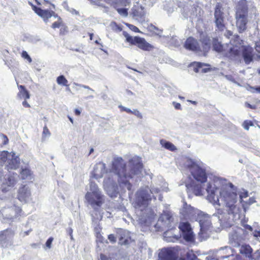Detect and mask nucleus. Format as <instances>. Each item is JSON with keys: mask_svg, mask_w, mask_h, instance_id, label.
I'll list each match as a JSON object with an SVG mask.
<instances>
[{"mask_svg": "<svg viewBox=\"0 0 260 260\" xmlns=\"http://www.w3.org/2000/svg\"><path fill=\"white\" fill-rule=\"evenodd\" d=\"M142 167L143 164L140 157H133L129 160L127 166L122 157H115L112 161L111 171L107 175L104 180V187L109 196L113 197L119 191L118 186L113 178L112 173L117 177L119 187L121 191L125 192L127 190L130 196L132 193V185L129 183L128 179L133 178L135 175H140Z\"/></svg>", "mask_w": 260, "mask_h": 260, "instance_id": "1", "label": "nucleus"}, {"mask_svg": "<svg viewBox=\"0 0 260 260\" xmlns=\"http://www.w3.org/2000/svg\"><path fill=\"white\" fill-rule=\"evenodd\" d=\"M218 188L215 183H208L206 188V191L208 193L207 199L211 203L217 210V213L213 216L218 217L221 224L230 222L231 220H234L235 217L239 216L240 208L237 204L238 196L234 191H231L225 189L220 191V199L221 204H223L226 208V213L218 208L220 206L219 198L217 194Z\"/></svg>", "mask_w": 260, "mask_h": 260, "instance_id": "2", "label": "nucleus"}, {"mask_svg": "<svg viewBox=\"0 0 260 260\" xmlns=\"http://www.w3.org/2000/svg\"><path fill=\"white\" fill-rule=\"evenodd\" d=\"M161 190L168 191V187H164L160 189L154 185H151L150 188L148 186L141 188L136 193L135 207L138 211L143 212L145 210L152 198L156 200V197L153 195L159 193Z\"/></svg>", "mask_w": 260, "mask_h": 260, "instance_id": "3", "label": "nucleus"}, {"mask_svg": "<svg viewBox=\"0 0 260 260\" xmlns=\"http://www.w3.org/2000/svg\"><path fill=\"white\" fill-rule=\"evenodd\" d=\"M253 8L250 2L241 0L238 3L235 14L236 25L240 33L244 32L247 28L248 22V11L250 9Z\"/></svg>", "mask_w": 260, "mask_h": 260, "instance_id": "4", "label": "nucleus"}, {"mask_svg": "<svg viewBox=\"0 0 260 260\" xmlns=\"http://www.w3.org/2000/svg\"><path fill=\"white\" fill-rule=\"evenodd\" d=\"M105 196L99 188L98 185L90 181L89 189L85 196L88 204L95 210H98L105 203Z\"/></svg>", "mask_w": 260, "mask_h": 260, "instance_id": "5", "label": "nucleus"}, {"mask_svg": "<svg viewBox=\"0 0 260 260\" xmlns=\"http://www.w3.org/2000/svg\"><path fill=\"white\" fill-rule=\"evenodd\" d=\"M183 166L197 181L201 183L207 181V174L204 164L202 162L186 158L184 160Z\"/></svg>", "mask_w": 260, "mask_h": 260, "instance_id": "6", "label": "nucleus"}, {"mask_svg": "<svg viewBox=\"0 0 260 260\" xmlns=\"http://www.w3.org/2000/svg\"><path fill=\"white\" fill-rule=\"evenodd\" d=\"M0 165L8 171L16 170L19 166L20 159L15 153L4 151L0 153Z\"/></svg>", "mask_w": 260, "mask_h": 260, "instance_id": "7", "label": "nucleus"}, {"mask_svg": "<svg viewBox=\"0 0 260 260\" xmlns=\"http://www.w3.org/2000/svg\"><path fill=\"white\" fill-rule=\"evenodd\" d=\"M237 233V232L230 233V240L231 242H232V240L234 241V246L238 247L240 253L249 259L258 260V257L260 256V251H257L252 254V249L249 245L243 244L240 245L238 242L239 240V236Z\"/></svg>", "mask_w": 260, "mask_h": 260, "instance_id": "8", "label": "nucleus"}, {"mask_svg": "<svg viewBox=\"0 0 260 260\" xmlns=\"http://www.w3.org/2000/svg\"><path fill=\"white\" fill-rule=\"evenodd\" d=\"M194 221H198L200 226V232L199 235L202 239H206L208 237V230L211 225V222L210 216L200 211V213Z\"/></svg>", "mask_w": 260, "mask_h": 260, "instance_id": "9", "label": "nucleus"}, {"mask_svg": "<svg viewBox=\"0 0 260 260\" xmlns=\"http://www.w3.org/2000/svg\"><path fill=\"white\" fill-rule=\"evenodd\" d=\"M122 34L126 39V41L131 45L137 46L139 48L144 51H149L152 48V46L147 42L143 38L137 36L133 37L125 31H123Z\"/></svg>", "mask_w": 260, "mask_h": 260, "instance_id": "10", "label": "nucleus"}, {"mask_svg": "<svg viewBox=\"0 0 260 260\" xmlns=\"http://www.w3.org/2000/svg\"><path fill=\"white\" fill-rule=\"evenodd\" d=\"M184 47L190 51L206 52L209 49L210 44L208 42H201L200 44L197 40L189 37L185 42Z\"/></svg>", "mask_w": 260, "mask_h": 260, "instance_id": "11", "label": "nucleus"}, {"mask_svg": "<svg viewBox=\"0 0 260 260\" xmlns=\"http://www.w3.org/2000/svg\"><path fill=\"white\" fill-rule=\"evenodd\" d=\"M223 10V8L222 6L219 3H217L215 6L214 16L216 27L219 31H223L225 28L224 23V13Z\"/></svg>", "mask_w": 260, "mask_h": 260, "instance_id": "12", "label": "nucleus"}, {"mask_svg": "<svg viewBox=\"0 0 260 260\" xmlns=\"http://www.w3.org/2000/svg\"><path fill=\"white\" fill-rule=\"evenodd\" d=\"M200 211L191 207L190 205H187L186 202H184L180 213L185 219L194 221L197 219Z\"/></svg>", "mask_w": 260, "mask_h": 260, "instance_id": "13", "label": "nucleus"}, {"mask_svg": "<svg viewBox=\"0 0 260 260\" xmlns=\"http://www.w3.org/2000/svg\"><path fill=\"white\" fill-rule=\"evenodd\" d=\"M178 255L173 247L164 248L158 253V260H177Z\"/></svg>", "mask_w": 260, "mask_h": 260, "instance_id": "14", "label": "nucleus"}, {"mask_svg": "<svg viewBox=\"0 0 260 260\" xmlns=\"http://www.w3.org/2000/svg\"><path fill=\"white\" fill-rule=\"evenodd\" d=\"M19 180V176L16 173H13L5 180L2 185L1 189L3 192H7L11 190Z\"/></svg>", "mask_w": 260, "mask_h": 260, "instance_id": "15", "label": "nucleus"}, {"mask_svg": "<svg viewBox=\"0 0 260 260\" xmlns=\"http://www.w3.org/2000/svg\"><path fill=\"white\" fill-rule=\"evenodd\" d=\"M173 221V217L170 213L166 212L162 214L158 219L155 225L159 228H170L171 227V223Z\"/></svg>", "mask_w": 260, "mask_h": 260, "instance_id": "16", "label": "nucleus"}, {"mask_svg": "<svg viewBox=\"0 0 260 260\" xmlns=\"http://www.w3.org/2000/svg\"><path fill=\"white\" fill-rule=\"evenodd\" d=\"M145 15L144 8L142 6H135L132 9L131 15L140 23H142L145 21Z\"/></svg>", "mask_w": 260, "mask_h": 260, "instance_id": "17", "label": "nucleus"}, {"mask_svg": "<svg viewBox=\"0 0 260 260\" xmlns=\"http://www.w3.org/2000/svg\"><path fill=\"white\" fill-rule=\"evenodd\" d=\"M179 229L182 233V236L187 241L193 240L194 234L190 224L187 222H182L179 225Z\"/></svg>", "mask_w": 260, "mask_h": 260, "instance_id": "18", "label": "nucleus"}, {"mask_svg": "<svg viewBox=\"0 0 260 260\" xmlns=\"http://www.w3.org/2000/svg\"><path fill=\"white\" fill-rule=\"evenodd\" d=\"M21 209L19 207L14 206L8 208H1L0 212L4 218L9 219H14L18 216V212Z\"/></svg>", "mask_w": 260, "mask_h": 260, "instance_id": "19", "label": "nucleus"}, {"mask_svg": "<svg viewBox=\"0 0 260 260\" xmlns=\"http://www.w3.org/2000/svg\"><path fill=\"white\" fill-rule=\"evenodd\" d=\"M130 0H95V3L96 5L106 8V4L112 5L114 3L116 4V7L122 6L125 7L130 4Z\"/></svg>", "mask_w": 260, "mask_h": 260, "instance_id": "20", "label": "nucleus"}, {"mask_svg": "<svg viewBox=\"0 0 260 260\" xmlns=\"http://www.w3.org/2000/svg\"><path fill=\"white\" fill-rule=\"evenodd\" d=\"M17 198L20 201L24 203L30 200L31 192L28 186L23 185L19 188Z\"/></svg>", "mask_w": 260, "mask_h": 260, "instance_id": "21", "label": "nucleus"}, {"mask_svg": "<svg viewBox=\"0 0 260 260\" xmlns=\"http://www.w3.org/2000/svg\"><path fill=\"white\" fill-rule=\"evenodd\" d=\"M106 173V164L102 162L96 164L91 173V177L95 179H99L103 177Z\"/></svg>", "mask_w": 260, "mask_h": 260, "instance_id": "22", "label": "nucleus"}, {"mask_svg": "<svg viewBox=\"0 0 260 260\" xmlns=\"http://www.w3.org/2000/svg\"><path fill=\"white\" fill-rule=\"evenodd\" d=\"M242 56L246 64H249L253 60V49L249 46L242 47Z\"/></svg>", "mask_w": 260, "mask_h": 260, "instance_id": "23", "label": "nucleus"}, {"mask_svg": "<svg viewBox=\"0 0 260 260\" xmlns=\"http://www.w3.org/2000/svg\"><path fill=\"white\" fill-rule=\"evenodd\" d=\"M119 243L121 245H127L131 240L128 233L127 231L120 229L118 232Z\"/></svg>", "mask_w": 260, "mask_h": 260, "instance_id": "24", "label": "nucleus"}, {"mask_svg": "<svg viewBox=\"0 0 260 260\" xmlns=\"http://www.w3.org/2000/svg\"><path fill=\"white\" fill-rule=\"evenodd\" d=\"M32 9L39 16L43 18L44 21L52 16L51 12L48 10H44L35 6H32Z\"/></svg>", "mask_w": 260, "mask_h": 260, "instance_id": "25", "label": "nucleus"}, {"mask_svg": "<svg viewBox=\"0 0 260 260\" xmlns=\"http://www.w3.org/2000/svg\"><path fill=\"white\" fill-rule=\"evenodd\" d=\"M19 92L17 93V98L19 100H27L29 99L30 94L23 85H18Z\"/></svg>", "mask_w": 260, "mask_h": 260, "instance_id": "26", "label": "nucleus"}, {"mask_svg": "<svg viewBox=\"0 0 260 260\" xmlns=\"http://www.w3.org/2000/svg\"><path fill=\"white\" fill-rule=\"evenodd\" d=\"M20 175L22 179L30 180L33 178L31 171L27 168H22L20 172Z\"/></svg>", "mask_w": 260, "mask_h": 260, "instance_id": "27", "label": "nucleus"}, {"mask_svg": "<svg viewBox=\"0 0 260 260\" xmlns=\"http://www.w3.org/2000/svg\"><path fill=\"white\" fill-rule=\"evenodd\" d=\"M14 235V232L12 230L7 229L1 232L0 234V241H4L10 239Z\"/></svg>", "mask_w": 260, "mask_h": 260, "instance_id": "28", "label": "nucleus"}, {"mask_svg": "<svg viewBox=\"0 0 260 260\" xmlns=\"http://www.w3.org/2000/svg\"><path fill=\"white\" fill-rule=\"evenodd\" d=\"M160 143L162 147L171 151H174L176 149V147L172 143L166 140H161Z\"/></svg>", "mask_w": 260, "mask_h": 260, "instance_id": "29", "label": "nucleus"}, {"mask_svg": "<svg viewBox=\"0 0 260 260\" xmlns=\"http://www.w3.org/2000/svg\"><path fill=\"white\" fill-rule=\"evenodd\" d=\"M213 48L214 50L218 52H221L223 50V46L220 42L216 39H213L212 42Z\"/></svg>", "mask_w": 260, "mask_h": 260, "instance_id": "30", "label": "nucleus"}, {"mask_svg": "<svg viewBox=\"0 0 260 260\" xmlns=\"http://www.w3.org/2000/svg\"><path fill=\"white\" fill-rule=\"evenodd\" d=\"M167 40L169 41L170 45L175 47L180 46V42L176 36L167 37Z\"/></svg>", "mask_w": 260, "mask_h": 260, "instance_id": "31", "label": "nucleus"}, {"mask_svg": "<svg viewBox=\"0 0 260 260\" xmlns=\"http://www.w3.org/2000/svg\"><path fill=\"white\" fill-rule=\"evenodd\" d=\"M230 57H235L237 55H239L240 53V51L237 47H233L230 49Z\"/></svg>", "mask_w": 260, "mask_h": 260, "instance_id": "32", "label": "nucleus"}, {"mask_svg": "<svg viewBox=\"0 0 260 260\" xmlns=\"http://www.w3.org/2000/svg\"><path fill=\"white\" fill-rule=\"evenodd\" d=\"M68 80L66 79L64 76L60 75L58 76L57 78V83L59 85H62L64 86H67V84L68 83Z\"/></svg>", "mask_w": 260, "mask_h": 260, "instance_id": "33", "label": "nucleus"}, {"mask_svg": "<svg viewBox=\"0 0 260 260\" xmlns=\"http://www.w3.org/2000/svg\"><path fill=\"white\" fill-rule=\"evenodd\" d=\"M169 233H170V232H169V231L166 232L164 233V239H165V240L166 241H167L168 242H174L175 240H177V238L175 237H169Z\"/></svg>", "mask_w": 260, "mask_h": 260, "instance_id": "34", "label": "nucleus"}, {"mask_svg": "<svg viewBox=\"0 0 260 260\" xmlns=\"http://www.w3.org/2000/svg\"><path fill=\"white\" fill-rule=\"evenodd\" d=\"M195 195L196 196H202L203 195L202 189L201 186L197 185L194 186L192 189Z\"/></svg>", "mask_w": 260, "mask_h": 260, "instance_id": "35", "label": "nucleus"}, {"mask_svg": "<svg viewBox=\"0 0 260 260\" xmlns=\"http://www.w3.org/2000/svg\"><path fill=\"white\" fill-rule=\"evenodd\" d=\"M117 12L123 17H126L128 15L127 9L126 8H116Z\"/></svg>", "mask_w": 260, "mask_h": 260, "instance_id": "36", "label": "nucleus"}, {"mask_svg": "<svg viewBox=\"0 0 260 260\" xmlns=\"http://www.w3.org/2000/svg\"><path fill=\"white\" fill-rule=\"evenodd\" d=\"M149 29L151 30V31H154L157 35H159V36H160L161 32H162V31L160 29H159L157 27H156L155 26H154V25L151 24L149 26Z\"/></svg>", "mask_w": 260, "mask_h": 260, "instance_id": "37", "label": "nucleus"}, {"mask_svg": "<svg viewBox=\"0 0 260 260\" xmlns=\"http://www.w3.org/2000/svg\"><path fill=\"white\" fill-rule=\"evenodd\" d=\"M21 56L26 59L29 63L31 62L32 59L26 51H23L21 53Z\"/></svg>", "mask_w": 260, "mask_h": 260, "instance_id": "38", "label": "nucleus"}, {"mask_svg": "<svg viewBox=\"0 0 260 260\" xmlns=\"http://www.w3.org/2000/svg\"><path fill=\"white\" fill-rule=\"evenodd\" d=\"M0 138L2 140V143L3 145H6L8 143L9 139L7 136L3 134L0 133Z\"/></svg>", "mask_w": 260, "mask_h": 260, "instance_id": "39", "label": "nucleus"}, {"mask_svg": "<svg viewBox=\"0 0 260 260\" xmlns=\"http://www.w3.org/2000/svg\"><path fill=\"white\" fill-rule=\"evenodd\" d=\"M230 257H231V255H226V256H221L220 259H217L214 257H212L211 256H207L206 257V260H221V259L229 258ZM229 260H231V259H229Z\"/></svg>", "mask_w": 260, "mask_h": 260, "instance_id": "40", "label": "nucleus"}, {"mask_svg": "<svg viewBox=\"0 0 260 260\" xmlns=\"http://www.w3.org/2000/svg\"><path fill=\"white\" fill-rule=\"evenodd\" d=\"M50 135V132L46 126H44L43 131V137H48Z\"/></svg>", "mask_w": 260, "mask_h": 260, "instance_id": "41", "label": "nucleus"}, {"mask_svg": "<svg viewBox=\"0 0 260 260\" xmlns=\"http://www.w3.org/2000/svg\"><path fill=\"white\" fill-rule=\"evenodd\" d=\"M74 85H75V86H79L80 87H82V88H84L85 89H87L88 90L91 91L92 92H94V90H93L92 89H91V88H90L88 86H86V85H85L78 84V83H74Z\"/></svg>", "mask_w": 260, "mask_h": 260, "instance_id": "42", "label": "nucleus"}, {"mask_svg": "<svg viewBox=\"0 0 260 260\" xmlns=\"http://www.w3.org/2000/svg\"><path fill=\"white\" fill-rule=\"evenodd\" d=\"M132 114H134L137 117L140 118H142V115L141 112H140L138 110L135 109L132 111Z\"/></svg>", "mask_w": 260, "mask_h": 260, "instance_id": "43", "label": "nucleus"}, {"mask_svg": "<svg viewBox=\"0 0 260 260\" xmlns=\"http://www.w3.org/2000/svg\"><path fill=\"white\" fill-rule=\"evenodd\" d=\"M194 64L196 65V67L194 68V71L196 72H199V70L202 67L203 64L199 62H195Z\"/></svg>", "mask_w": 260, "mask_h": 260, "instance_id": "44", "label": "nucleus"}, {"mask_svg": "<svg viewBox=\"0 0 260 260\" xmlns=\"http://www.w3.org/2000/svg\"><path fill=\"white\" fill-rule=\"evenodd\" d=\"M248 196V191L246 190H244L243 192H241L239 194V198L241 200V202L242 201L243 198H247Z\"/></svg>", "mask_w": 260, "mask_h": 260, "instance_id": "45", "label": "nucleus"}, {"mask_svg": "<svg viewBox=\"0 0 260 260\" xmlns=\"http://www.w3.org/2000/svg\"><path fill=\"white\" fill-rule=\"evenodd\" d=\"M108 239L112 243H114L116 242V237L113 234L109 235L108 236Z\"/></svg>", "mask_w": 260, "mask_h": 260, "instance_id": "46", "label": "nucleus"}, {"mask_svg": "<svg viewBox=\"0 0 260 260\" xmlns=\"http://www.w3.org/2000/svg\"><path fill=\"white\" fill-rule=\"evenodd\" d=\"M53 240V238L52 237H50L46 242V246L47 248H50L51 247V244Z\"/></svg>", "mask_w": 260, "mask_h": 260, "instance_id": "47", "label": "nucleus"}, {"mask_svg": "<svg viewBox=\"0 0 260 260\" xmlns=\"http://www.w3.org/2000/svg\"><path fill=\"white\" fill-rule=\"evenodd\" d=\"M119 108L121 109L122 111H125L126 112L128 113H131L132 111L129 108L125 107L124 106H122V105H119Z\"/></svg>", "mask_w": 260, "mask_h": 260, "instance_id": "48", "label": "nucleus"}, {"mask_svg": "<svg viewBox=\"0 0 260 260\" xmlns=\"http://www.w3.org/2000/svg\"><path fill=\"white\" fill-rule=\"evenodd\" d=\"M127 26H128V27L130 29H131L132 31H133L134 32H139V28L137 27H136L132 24H128Z\"/></svg>", "mask_w": 260, "mask_h": 260, "instance_id": "49", "label": "nucleus"}, {"mask_svg": "<svg viewBox=\"0 0 260 260\" xmlns=\"http://www.w3.org/2000/svg\"><path fill=\"white\" fill-rule=\"evenodd\" d=\"M67 231L70 236V238H71V240H73V241L74 240V239L73 236V229L71 228H69L67 230Z\"/></svg>", "mask_w": 260, "mask_h": 260, "instance_id": "50", "label": "nucleus"}, {"mask_svg": "<svg viewBox=\"0 0 260 260\" xmlns=\"http://www.w3.org/2000/svg\"><path fill=\"white\" fill-rule=\"evenodd\" d=\"M68 11L70 12H71L72 14H75L76 15H79V12L77 11H76L75 9H73V8L69 9Z\"/></svg>", "mask_w": 260, "mask_h": 260, "instance_id": "51", "label": "nucleus"}, {"mask_svg": "<svg viewBox=\"0 0 260 260\" xmlns=\"http://www.w3.org/2000/svg\"><path fill=\"white\" fill-rule=\"evenodd\" d=\"M60 26V23L56 21L54 22L52 25V27L53 28H59Z\"/></svg>", "mask_w": 260, "mask_h": 260, "instance_id": "52", "label": "nucleus"}, {"mask_svg": "<svg viewBox=\"0 0 260 260\" xmlns=\"http://www.w3.org/2000/svg\"><path fill=\"white\" fill-rule=\"evenodd\" d=\"M243 126L246 130H248L249 128V123L247 121H245L243 123Z\"/></svg>", "mask_w": 260, "mask_h": 260, "instance_id": "53", "label": "nucleus"}, {"mask_svg": "<svg viewBox=\"0 0 260 260\" xmlns=\"http://www.w3.org/2000/svg\"><path fill=\"white\" fill-rule=\"evenodd\" d=\"M173 105H174L175 108L176 109H181V105H180V104H179L178 103L173 102Z\"/></svg>", "mask_w": 260, "mask_h": 260, "instance_id": "54", "label": "nucleus"}, {"mask_svg": "<svg viewBox=\"0 0 260 260\" xmlns=\"http://www.w3.org/2000/svg\"><path fill=\"white\" fill-rule=\"evenodd\" d=\"M245 105L246 107H248V108H249L250 109H254L255 108V105H250V104H249L247 102H246L245 103Z\"/></svg>", "mask_w": 260, "mask_h": 260, "instance_id": "55", "label": "nucleus"}, {"mask_svg": "<svg viewBox=\"0 0 260 260\" xmlns=\"http://www.w3.org/2000/svg\"><path fill=\"white\" fill-rule=\"evenodd\" d=\"M232 32L230 30H226L224 35L226 37L229 38L230 36H232Z\"/></svg>", "mask_w": 260, "mask_h": 260, "instance_id": "56", "label": "nucleus"}, {"mask_svg": "<svg viewBox=\"0 0 260 260\" xmlns=\"http://www.w3.org/2000/svg\"><path fill=\"white\" fill-rule=\"evenodd\" d=\"M22 104L24 107H30V105L26 101V100H24V101L22 102Z\"/></svg>", "mask_w": 260, "mask_h": 260, "instance_id": "57", "label": "nucleus"}, {"mask_svg": "<svg viewBox=\"0 0 260 260\" xmlns=\"http://www.w3.org/2000/svg\"><path fill=\"white\" fill-rule=\"evenodd\" d=\"M101 260H111L110 258H107L105 255L101 254L100 255Z\"/></svg>", "mask_w": 260, "mask_h": 260, "instance_id": "58", "label": "nucleus"}, {"mask_svg": "<svg viewBox=\"0 0 260 260\" xmlns=\"http://www.w3.org/2000/svg\"><path fill=\"white\" fill-rule=\"evenodd\" d=\"M185 187L187 190L189 189L190 188L192 187V184L189 183H186Z\"/></svg>", "mask_w": 260, "mask_h": 260, "instance_id": "59", "label": "nucleus"}, {"mask_svg": "<svg viewBox=\"0 0 260 260\" xmlns=\"http://www.w3.org/2000/svg\"><path fill=\"white\" fill-rule=\"evenodd\" d=\"M220 249H222V250H224V249H226L227 250H230V251H232V249L229 246H225L224 247H221L220 248Z\"/></svg>", "mask_w": 260, "mask_h": 260, "instance_id": "60", "label": "nucleus"}, {"mask_svg": "<svg viewBox=\"0 0 260 260\" xmlns=\"http://www.w3.org/2000/svg\"><path fill=\"white\" fill-rule=\"evenodd\" d=\"M229 186L230 187V188L232 189V191H234L235 190V187L232 183H229Z\"/></svg>", "mask_w": 260, "mask_h": 260, "instance_id": "61", "label": "nucleus"}, {"mask_svg": "<svg viewBox=\"0 0 260 260\" xmlns=\"http://www.w3.org/2000/svg\"><path fill=\"white\" fill-rule=\"evenodd\" d=\"M245 228L251 231L252 230V228L250 225L248 224L245 225Z\"/></svg>", "mask_w": 260, "mask_h": 260, "instance_id": "62", "label": "nucleus"}, {"mask_svg": "<svg viewBox=\"0 0 260 260\" xmlns=\"http://www.w3.org/2000/svg\"><path fill=\"white\" fill-rule=\"evenodd\" d=\"M75 113L77 115H79L81 113V112L79 110L76 109L75 110Z\"/></svg>", "mask_w": 260, "mask_h": 260, "instance_id": "63", "label": "nucleus"}, {"mask_svg": "<svg viewBox=\"0 0 260 260\" xmlns=\"http://www.w3.org/2000/svg\"><path fill=\"white\" fill-rule=\"evenodd\" d=\"M250 88H252V89H255V90H256L257 91L260 92V86L256 87V88H253L252 87H250Z\"/></svg>", "mask_w": 260, "mask_h": 260, "instance_id": "64", "label": "nucleus"}]
</instances>
